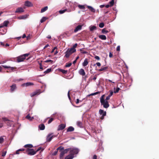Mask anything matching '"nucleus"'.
I'll use <instances>...</instances> for the list:
<instances>
[{
	"mask_svg": "<svg viewBox=\"0 0 159 159\" xmlns=\"http://www.w3.org/2000/svg\"><path fill=\"white\" fill-rule=\"evenodd\" d=\"M104 95H102L100 98V102L102 105H103L105 108H107L109 106V105L107 101H105L104 99Z\"/></svg>",
	"mask_w": 159,
	"mask_h": 159,
	"instance_id": "nucleus-1",
	"label": "nucleus"
},
{
	"mask_svg": "<svg viewBox=\"0 0 159 159\" xmlns=\"http://www.w3.org/2000/svg\"><path fill=\"white\" fill-rule=\"evenodd\" d=\"M68 149H69L70 153L72 154L73 156L74 155L78 154L79 152V150L77 148H69Z\"/></svg>",
	"mask_w": 159,
	"mask_h": 159,
	"instance_id": "nucleus-2",
	"label": "nucleus"
},
{
	"mask_svg": "<svg viewBox=\"0 0 159 159\" xmlns=\"http://www.w3.org/2000/svg\"><path fill=\"white\" fill-rule=\"evenodd\" d=\"M74 52H75L71 48L68 49L65 53V57L66 58H68L72 53Z\"/></svg>",
	"mask_w": 159,
	"mask_h": 159,
	"instance_id": "nucleus-3",
	"label": "nucleus"
},
{
	"mask_svg": "<svg viewBox=\"0 0 159 159\" xmlns=\"http://www.w3.org/2000/svg\"><path fill=\"white\" fill-rule=\"evenodd\" d=\"M26 151L27 152L28 155H33L36 153V152L32 148H27Z\"/></svg>",
	"mask_w": 159,
	"mask_h": 159,
	"instance_id": "nucleus-4",
	"label": "nucleus"
},
{
	"mask_svg": "<svg viewBox=\"0 0 159 159\" xmlns=\"http://www.w3.org/2000/svg\"><path fill=\"white\" fill-rule=\"evenodd\" d=\"M2 119L4 121L6 122V123L7 125L11 126L13 125V121H12L9 120L5 117H3Z\"/></svg>",
	"mask_w": 159,
	"mask_h": 159,
	"instance_id": "nucleus-5",
	"label": "nucleus"
},
{
	"mask_svg": "<svg viewBox=\"0 0 159 159\" xmlns=\"http://www.w3.org/2000/svg\"><path fill=\"white\" fill-rule=\"evenodd\" d=\"M56 137V136L54 135H53V133H52L49 134L48 135L47 138H46L47 141L49 142L52 140V139L53 138L55 137Z\"/></svg>",
	"mask_w": 159,
	"mask_h": 159,
	"instance_id": "nucleus-6",
	"label": "nucleus"
},
{
	"mask_svg": "<svg viewBox=\"0 0 159 159\" xmlns=\"http://www.w3.org/2000/svg\"><path fill=\"white\" fill-rule=\"evenodd\" d=\"M69 151V149L67 148L63 151L61 152L60 154V159L63 158L64 154L66 153Z\"/></svg>",
	"mask_w": 159,
	"mask_h": 159,
	"instance_id": "nucleus-7",
	"label": "nucleus"
},
{
	"mask_svg": "<svg viewBox=\"0 0 159 159\" xmlns=\"http://www.w3.org/2000/svg\"><path fill=\"white\" fill-rule=\"evenodd\" d=\"M99 113L100 114L102 115V116L100 117L101 120H103L104 118V117L106 115V112L104 111L103 110L100 109L99 111Z\"/></svg>",
	"mask_w": 159,
	"mask_h": 159,
	"instance_id": "nucleus-8",
	"label": "nucleus"
},
{
	"mask_svg": "<svg viewBox=\"0 0 159 159\" xmlns=\"http://www.w3.org/2000/svg\"><path fill=\"white\" fill-rule=\"evenodd\" d=\"M25 59V58L22 55L16 57V61L17 62H21L23 61Z\"/></svg>",
	"mask_w": 159,
	"mask_h": 159,
	"instance_id": "nucleus-9",
	"label": "nucleus"
},
{
	"mask_svg": "<svg viewBox=\"0 0 159 159\" xmlns=\"http://www.w3.org/2000/svg\"><path fill=\"white\" fill-rule=\"evenodd\" d=\"M41 93V92L40 90L39 89L38 90H37L36 91L34 92L31 93L30 94V96L31 97H32L37 95H38L39 94Z\"/></svg>",
	"mask_w": 159,
	"mask_h": 159,
	"instance_id": "nucleus-10",
	"label": "nucleus"
},
{
	"mask_svg": "<svg viewBox=\"0 0 159 159\" xmlns=\"http://www.w3.org/2000/svg\"><path fill=\"white\" fill-rule=\"evenodd\" d=\"M10 87L11 88L10 91L11 93L13 92L17 88L16 85L15 84H13L12 85L10 86Z\"/></svg>",
	"mask_w": 159,
	"mask_h": 159,
	"instance_id": "nucleus-11",
	"label": "nucleus"
},
{
	"mask_svg": "<svg viewBox=\"0 0 159 159\" xmlns=\"http://www.w3.org/2000/svg\"><path fill=\"white\" fill-rule=\"evenodd\" d=\"M66 125L65 124H61L58 127L57 130L59 131L64 129L66 127Z\"/></svg>",
	"mask_w": 159,
	"mask_h": 159,
	"instance_id": "nucleus-12",
	"label": "nucleus"
},
{
	"mask_svg": "<svg viewBox=\"0 0 159 159\" xmlns=\"http://www.w3.org/2000/svg\"><path fill=\"white\" fill-rule=\"evenodd\" d=\"M24 10L21 7H18L16 9L15 12L16 13H21L24 12Z\"/></svg>",
	"mask_w": 159,
	"mask_h": 159,
	"instance_id": "nucleus-13",
	"label": "nucleus"
},
{
	"mask_svg": "<svg viewBox=\"0 0 159 159\" xmlns=\"http://www.w3.org/2000/svg\"><path fill=\"white\" fill-rule=\"evenodd\" d=\"M34 84L32 82H27L23 84H22V86H30L33 85Z\"/></svg>",
	"mask_w": 159,
	"mask_h": 159,
	"instance_id": "nucleus-14",
	"label": "nucleus"
},
{
	"mask_svg": "<svg viewBox=\"0 0 159 159\" xmlns=\"http://www.w3.org/2000/svg\"><path fill=\"white\" fill-rule=\"evenodd\" d=\"M79 73L81 75L84 76L85 75V73L84 70L83 69H80L79 71Z\"/></svg>",
	"mask_w": 159,
	"mask_h": 159,
	"instance_id": "nucleus-15",
	"label": "nucleus"
},
{
	"mask_svg": "<svg viewBox=\"0 0 159 159\" xmlns=\"http://www.w3.org/2000/svg\"><path fill=\"white\" fill-rule=\"evenodd\" d=\"M82 25H78L74 30V32H76L79 30H80L82 29Z\"/></svg>",
	"mask_w": 159,
	"mask_h": 159,
	"instance_id": "nucleus-16",
	"label": "nucleus"
},
{
	"mask_svg": "<svg viewBox=\"0 0 159 159\" xmlns=\"http://www.w3.org/2000/svg\"><path fill=\"white\" fill-rule=\"evenodd\" d=\"M25 5L26 6L30 7L33 6V4L30 1H27L25 2Z\"/></svg>",
	"mask_w": 159,
	"mask_h": 159,
	"instance_id": "nucleus-17",
	"label": "nucleus"
},
{
	"mask_svg": "<svg viewBox=\"0 0 159 159\" xmlns=\"http://www.w3.org/2000/svg\"><path fill=\"white\" fill-rule=\"evenodd\" d=\"M74 157V156L72 154L70 153V154L65 157V159H72Z\"/></svg>",
	"mask_w": 159,
	"mask_h": 159,
	"instance_id": "nucleus-18",
	"label": "nucleus"
},
{
	"mask_svg": "<svg viewBox=\"0 0 159 159\" xmlns=\"http://www.w3.org/2000/svg\"><path fill=\"white\" fill-rule=\"evenodd\" d=\"M88 59H85L84 61V62L82 64L83 66H85L88 65Z\"/></svg>",
	"mask_w": 159,
	"mask_h": 159,
	"instance_id": "nucleus-19",
	"label": "nucleus"
},
{
	"mask_svg": "<svg viewBox=\"0 0 159 159\" xmlns=\"http://www.w3.org/2000/svg\"><path fill=\"white\" fill-rule=\"evenodd\" d=\"M2 66L5 68H11L12 70H14L16 69V67H11L10 66Z\"/></svg>",
	"mask_w": 159,
	"mask_h": 159,
	"instance_id": "nucleus-20",
	"label": "nucleus"
},
{
	"mask_svg": "<svg viewBox=\"0 0 159 159\" xmlns=\"http://www.w3.org/2000/svg\"><path fill=\"white\" fill-rule=\"evenodd\" d=\"M98 37L102 40H105L107 39L106 37L104 35H100L98 36Z\"/></svg>",
	"mask_w": 159,
	"mask_h": 159,
	"instance_id": "nucleus-21",
	"label": "nucleus"
},
{
	"mask_svg": "<svg viewBox=\"0 0 159 159\" xmlns=\"http://www.w3.org/2000/svg\"><path fill=\"white\" fill-rule=\"evenodd\" d=\"M39 128L41 130H43L45 129V126L43 124L40 125L39 126Z\"/></svg>",
	"mask_w": 159,
	"mask_h": 159,
	"instance_id": "nucleus-22",
	"label": "nucleus"
},
{
	"mask_svg": "<svg viewBox=\"0 0 159 159\" xmlns=\"http://www.w3.org/2000/svg\"><path fill=\"white\" fill-rule=\"evenodd\" d=\"M74 130V128L72 126H70L69 127L67 130V131L68 132H72Z\"/></svg>",
	"mask_w": 159,
	"mask_h": 159,
	"instance_id": "nucleus-23",
	"label": "nucleus"
},
{
	"mask_svg": "<svg viewBox=\"0 0 159 159\" xmlns=\"http://www.w3.org/2000/svg\"><path fill=\"white\" fill-rule=\"evenodd\" d=\"M88 8L92 12H95V10L92 7L90 6H87Z\"/></svg>",
	"mask_w": 159,
	"mask_h": 159,
	"instance_id": "nucleus-24",
	"label": "nucleus"
},
{
	"mask_svg": "<svg viewBox=\"0 0 159 159\" xmlns=\"http://www.w3.org/2000/svg\"><path fill=\"white\" fill-rule=\"evenodd\" d=\"M9 23V22L8 20H5L3 22V25L2 26H3V27L4 26L7 27Z\"/></svg>",
	"mask_w": 159,
	"mask_h": 159,
	"instance_id": "nucleus-25",
	"label": "nucleus"
},
{
	"mask_svg": "<svg viewBox=\"0 0 159 159\" xmlns=\"http://www.w3.org/2000/svg\"><path fill=\"white\" fill-rule=\"evenodd\" d=\"M48 9V7L47 6H46L43 8L41 9V12L43 13L45 11H46Z\"/></svg>",
	"mask_w": 159,
	"mask_h": 159,
	"instance_id": "nucleus-26",
	"label": "nucleus"
},
{
	"mask_svg": "<svg viewBox=\"0 0 159 159\" xmlns=\"http://www.w3.org/2000/svg\"><path fill=\"white\" fill-rule=\"evenodd\" d=\"M77 46V43H75L73 46L72 48H70L72 50L74 51L75 52L76 51V49L75 48Z\"/></svg>",
	"mask_w": 159,
	"mask_h": 159,
	"instance_id": "nucleus-27",
	"label": "nucleus"
},
{
	"mask_svg": "<svg viewBox=\"0 0 159 159\" xmlns=\"http://www.w3.org/2000/svg\"><path fill=\"white\" fill-rule=\"evenodd\" d=\"M109 32V31H108L107 30H106V28H104L102 30V34H107V33H108Z\"/></svg>",
	"mask_w": 159,
	"mask_h": 159,
	"instance_id": "nucleus-28",
	"label": "nucleus"
},
{
	"mask_svg": "<svg viewBox=\"0 0 159 159\" xmlns=\"http://www.w3.org/2000/svg\"><path fill=\"white\" fill-rule=\"evenodd\" d=\"M107 68H108V67L107 66L103 67H102L100 69H99L98 70V71H102L105 70L107 69Z\"/></svg>",
	"mask_w": 159,
	"mask_h": 159,
	"instance_id": "nucleus-29",
	"label": "nucleus"
},
{
	"mask_svg": "<svg viewBox=\"0 0 159 159\" xmlns=\"http://www.w3.org/2000/svg\"><path fill=\"white\" fill-rule=\"evenodd\" d=\"M48 19V18H47L46 17H43L42 19L40 20V22L42 23L44 22L47 19Z\"/></svg>",
	"mask_w": 159,
	"mask_h": 159,
	"instance_id": "nucleus-30",
	"label": "nucleus"
},
{
	"mask_svg": "<svg viewBox=\"0 0 159 159\" xmlns=\"http://www.w3.org/2000/svg\"><path fill=\"white\" fill-rule=\"evenodd\" d=\"M26 118L30 120H32L34 119L33 117H31L29 114L26 116Z\"/></svg>",
	"mask_w": 159,
	"mask_h": 159,
	"instance_id": "nucleus-31",
	"label": "nucleus"
},
{
	"mask_svg": "<svg viewBox=\"0 0 159 159\" xmlns=\"http://www.w3.org/2000/svg\"><path fill=\"white\" fill-rule=\"evenodd\" d=\"M24 147L25 148H32L33 147V145L31 144H27L25 145Z\"/></svg>",
	"mask_w": 159,
	"mask_h": 159,
	"instance_id": "nucleus-32",
	"label": "nucleus"
},
{
	"mask_svg": "<svg viewBox=\"0 0 159 159\" xmlns=\"http://www.w3.org/2000/svg\"><path fill=\"white\" fill-rule=\"evenodd\" d=\"M77 125L79 127L81 128L82 127V124L81 121H78L77 123Z\"/></svg>",
	"mask_w": 159,
	"mask_h": 159,
	"instance_id": "nucleus-33",
	"label": "nucleus"
},
{
	"mask_svg": "<svg viewBox=\"0 0 159 159\" xmlns=\"http://www.w3.org/2000/svg\"><path fill=\"white\" fill-rule=\"evenodd\" d=\"M78 7L80 9L84 10L85 7L84 6L79 5H78Z\"/></svg>",
	"mask_w": 159,
	"mask_h": 159,
	"instance_id": "nucleus-34",
	"label": "nucleus"
},
{
	"mask_svg": "<svg viewBox=\"0 0 159 159\" xmlns=\"http://www.w3.org/2000/svg\"><path fill=\"white\" fill-rule=\"evenodd\" d=\"M60 70L61 72H62L63 73L66 74H67V73L68 72L67 70H64L61 69Z\"/></svg>",
	"mask_w": 159,
	"mask_h": 159,
	"instance_id": "nucleus-35",
	"label": "nucleus"
},
{
	"mask_svg": "<svg viewBox=\"0 0 159 159\" xmlns=\"http://www.w3.org/2000/svg\"><path fill=\"white\" fill-rule=\"evenodd\" d=\"M57 150H60V151L61 152V151H63L62 150H64V147L60 146L57 148Z\"/></svg>",
	"mask_w": 159,
	"mask_h": 159,
	"instance_id": "nucleus-36",
	"label": "nucleus"
},
{
	"mask_svg": "<svg viewBox=\"0 0 159 159\" xmlns=\"http://www.w3.org/2000/svg\"><path fill=\"white\" fill-rule=\"evenodd\" d=\"M52 71V69L51 68L48 69L46 70L44 72V73L47 74L51 72Z\"/></svg>",
	"mask_w": 159,
	"mask_h": 159,
	"instance_id": "nucleus-37",
	"label": "nucleus"
},
{
	"mask_svg": "<svg viewBox=\"0 0 159 159\" xmlns=\"http://www.w3.org/2000/svg\"><path fill=\"white\" fill-rule=\"evenodd\" d=\"M114 0H111V1L109 2V3L110 4V7L112 6L114 4Z\"/></svg>",
	"mask_w": 159,
	"mask_h": 159,
	"instance_id": "nucleus-38",
	"label": "nucleus"
},
{
	"mask_svg": "<svg viewBox=\"0 0 159 159\" xmlns=\"http://www.w3.org/2000/svg\"><path fill=\"white\" fill-rule=\"evenodd\" d=\"M96 27L95 26H93L90 28V31H93V30H94L96 29Z\"/></svg>",
	"mask_w": 159,
	"mask_h": 159,
	"instance_id": "nucleus-39",
	"label": "nucleus"
},
{
	"mask_svg": "<svg viewBox=\"0 0 159 159\" xmlns=\"http://www.w3.org/2000/svg\"><path fill=\"white\" fill-rule=\"evenodd\" d=\"M71 65V63H67L65 65V67H69Z\"/></svg>",
	"mask_w": 159,
	"mask_h": 159,
	"instance_id": "nucleus-40",
	"label": "nucleus"
},
{
	"mask_svg": "<svg viewBox=\"0 0 159 159\" xmlns=\"http://www.w3.org/2000/svg\"><path fill=\"white\" fill-rule=\"evenodd\" d=\"M53 61L52 60H47L45 61H44L43 62L47 63V62H50L51 63H53Z\"/></svg>",
	"mask_w": 159,
	"mask_h": 159,
	"instance_id": "nucleus-41",
	"label": "nucleus"
},
{
	"mask_svg": "<svg viewBox=\"0 0 159 159\" xmlns=\"http://www.w3.org/2000/svg\"><path fill=\"white\" fill-rule=\"evenodd\" d=\"M120 89L119 88H117L116 89H114V92L115 93H117L119 92Z\"/></svg>",
	"mask_w": 159,
	"mask_h": 159,
	"instance_id": "nucleus-42",
	"label": "nucleus"
},
{
	"mask_svg": "<svg viewBox=\"0 0 159 159\" xmlns=\"http://www.w3.org/2000/svg\"><path fill=\"white\" fill-rule=\"evenodd\" d=\"M80 51L82 53L86 54L87 53V52L86 51L83 50V49H80Z\"/></svg>",
	"mask_w": 159,
	"mask_h": 159,
	"instance_id": "nucleus-43",
	"label": "nucleus"
},
{
	"mask_svg": "<svg viewBox=\"0 0 159 159\" xmlns=\"http://www.w3.org/2000/svg\"><path fill=\"white\" fill-rule=\"evenodd\" d=\"M104 24L103 22L100 23L99 25V27L101 28H103L104 27Z\"/></svg>",
	"mask_w": 159,
	"mask_h": 159,
	"instance_id": "nucleus-44",
	"label": "nucleus"
},
{
	"mask_svg": "<svg viewBox=\"0 0 159 159\" xmlns=\"http://www.w3.org/2000/svg\"><path fill=\"white\" fill-rule=\"evenodd\" d=\"M54 120V119L52 118H51L48 121V124H50Z\"/></svg>",
	"mask_w": 159,
	"mask_h": 159,
	"instance_id": "nucleus-45",
	"label": "nucleus"
},
{
	"mask_svg": "<svg viewBox=\"0 0 159 159\" xmlns=\"http://www.w3.org/2000/svg\"><path fill=\"white\" fill-rule=\"evenodd\" d=\"M97 79V76L96 75H95V76H94V77L93 78H92L91 79V78H90L89 80L90 81H92V80H95Z\"/></svg>",
	"mask_w": 159,
	"mask_h": 159,
	"instance_id": "nucleus-46",
	"label": "nucleus"
},
{
	"mask_svg": "<svg viewBox=\"0 0 159 159\" xmlns=\"http://www.w3.org/2000/svg\"><path fill=\"white\" fill-rule=\"evenodd\" d=\"M66 11V9H64L63 10H60L59 11V12L60 14H62L64 13Z\"/></svg>",
	"mask_w": 159,
	"mask_h": 159,
	"instance_id": "nucleus-47",
	"label": "nucleus"
},
{
	"mask_svg": "<svg viewBox=\"0 0 159 159\" xmlns=\"http://www.w3.org/2000/svg\"><path fill=\"white\" fill-rule=\"evenodd\" d=\"M18 18L19 19H23L26 18V17L25 16H21L19 17Z\"/></svg>",
	"mask_w": 159,
	"mask_h": 159,
	"instance_id": "nucleus-48",
	"label": "nucleus"
},
{
	"mask_svg": "<svg viewBox=\"0 0 159 159\" xmlns=\"http://www.w3.org/2000/svg\"><path fill=\"white\" fill-rule=\"evenodd\" d=\"M4 141V139L2 136L0 137V143H2Z\"/></svg>",
	"mask_w": 159,
	"mask_h": 159,
	"instance_id": "nucleus-49",
	"label": "nucleus"
},
{
	"mask_svg": "<svg viewBox=\"0 0 159 159\" xmlns=\"http://www.w3.org/2000/svg\"><path fill=\"white\" fill-rule=\"evenodd\" d=\"M100 93V92H96L95 93H91L90 94V95H95L96 94H99Z\"/></svg>",
	"mask_w": 159,
	"mask_h": 159,
	"instance_id": "nucleus-50",
	"label": "nucleus"
},
{
	"mask_svg": "<svg viewBox=\"0 0 159 159\" xmlns=\"http://www.w3.org/2000/svg\"><path fill=\"white\" fill-rule=\"evenodd\" d=\"M6 152H7L6 151H3L2 152V156L3 157H4L6 155Z\"/></svg>",
	"mask_w": 159,
	"mask_h": 159,
	"instance_id": "nucleus-51",
	"label": "nucleus"
},
{
	"mask_svg": "<svg viewBox=\"0 0 159 159\" xmlns=\"http://www.w3.org/2000/svg\"><path fill=\"white\" fill-rule=\"evenodd\" d=\"M110 92V94L109 95V96L111 97L113 94V92L112 90H110L109 91Z\"/></svg>",
	"mask_w": 159,
	"mask_h": 159,
	"instance_id": "nucleus-52",
	"label": "nucleus"
},
{
	"mask_svg": "<svg viewBox=\"0 0 159 159\" xmlns=\"http://www.w3.org/2000/svg\"><path fill=\"white\" fill-rule=\"evenodd\" d=\"M29 55V53H26V54H25L23 55H22L23 56H24L25 58V57H28Z\"/></svg>",
	"mask_w": 159,
	"mask_h": 159,
	"instance_id": "nucleus-53",
	"label": "nucleus"
},
{
	"mask_svg": "<svg viewBox=\"0 0 159 159\" xmlns=\"http://www.w3.org/2000/svg\"><path fill=\"white\" fill-rule=\"evenodd\" d=\"M110 97H110L109 95L106 98V101H107V100H109L110 99Z\"/></svg>",
	"mask_w": 159,
	"mask_h": 159,
	"instance_id": "nucleus-54",
	"label": "nucleus"
},
{
	"mask_svg": "<svg viewBox=\"0 0 159 159\" xmlns=\"http://www.w3.org/2000/svg\"><path fill=\"white\" fill-rule=\"evenodd\" d=\"M94 57L97 60H99L100 59V57L98 56H95Z\"/></svg>",
	"mask_w": 159,
	"mask_h": 159,
	"instance_id": "nucleus-55",
	"label": "nucleus"
},
{
	"mask_svg": "<svg viewBox=\"0 0 159 159\" xmlns=\"http://www.w3.org/2000/svg\"><path fill=\"white\" fill-rule=\"evenodd\" d=\"M97 65V66H101V63H100V62H97V63H96V64H94V66H95V65Z\"/></svg>",
	"mask_w": 159,
	"mask_h": 159,
	"instance_id": "nucleus-56",
	"label": "nucleus"
},
{
	"mask_svg": "<svg viewBox=\"0 0 159 159\" xmlns=\"http://www.w3.org/2000/svg\"><path fill=\"white\" fill-rule=\"evenodd\" d=\"M3 126V124L2 123V121L0 120V128L2 127Z\"/></svg>",
	"mask_w": 159,
	"mask_h": 159,
	"instance_id": "nucleus-57",
	"label": "nucleus"
},
{
	"mask_svg": "<svg viewBox=\"0 0 159 159\" xmlns=\"http://www.w3.org/2000/svg\"><path fill=\"white\" fill-rule=\"evenodd\" d=\"M67 95H68V97L69 99L70 100H71V98H70V92L69 91L68 92Z\"/></svg>",
	"mask_w": 159,
	"mask_h": 159,
	"instance_id": "nucleus-58",
	"label": "nucleus"
},
{
	"mask_svg": "<svg viewBox=\"0 0 159 159\" xmlns=\"http://www.w3.org/2000/svg\"><path fill=\"white\" fill-rule=\"evenodd\" d=\"M57 152L58 150H57L56 151H55L54 153H53V155L54 156L56 155L57 154Z\"/></svg>",
	"mask_w": 159,
	"mask_h": 159,
	"instance_id": "nucleus-59",
	"label": "nucleus"
},
{
	"mask_svg": "<svg viewBox=\"0 0 159 159\" xmlns=\"http://www.w3.org/2000/svg\"><path fill=\"white\" fill-rule=\"evenodd\" d=\"M109 57H110L111 58L113 57V54L111 52H109Z\"/></svg>",
	"mask_w": 159,
	"mask_h": 159,
	"instance_id": "nucleus-60",
	"label": "nucleus"
},
{
	"mask_svg": "<svg viewBox=\"0 0 159 159\" xmlns=\"http://www.w3.org/2000/svg\"><path fill=\"white\" fill-rule=\"evenodd\" d=\"M39 65L40 66V69H43V68L42 67V66L41 63H39Z\"/></svg>",
	"mask_w": 159,
	"mask_h": 159,
	"instance_id": "nucleus-61",
	"label": "nucleus"
},
{
	"mask_svg": "<svg viewBox=\"0 0 159 159\" xmlns=\"http://www.w3.org/2000/svg\"><path fill=\"white\" fill-rule=\"evenodd\" d=\"M116 50L118 51H120V46H118L117 47Z\"/></svg>",
	"mask_w": 159,
	"mask_h": 159,
	"instance_id": "nucleus-62",
	"label": "nucleus"
},
{
	"mask_svg": "<svg viewBox=\"0 0 159 159\" xmlns=\"http://www.w3.org/2000/svg\"><path fill=\"white\" fill-rule=\"evenodd\" d=\"M97 155H93V159H97Z\"/></svg>",
	"mask_w": 159,
	"mask_h": 159,
	"instance_id": "nucleus-63",
	"label": "nucleus"
},
{
	"mask_svg": "<svg viewBox=\"0 0 159 159\" xmlns=\"http://www.w3.org/2000/svg\"><path fill=\"white\" fill-rule=\"evenodd\" d=\"M0 45L2 46H5V44H4V43H3V42H0Z\"/></svg>",
	"mask_w": 159,
	"mask_h": 159,
	"instance_id": "nucleus-64",
	"label": "nucleus"
}]
</instances>
